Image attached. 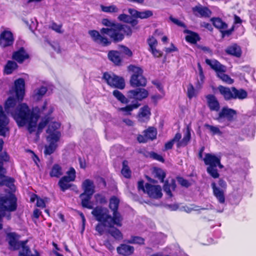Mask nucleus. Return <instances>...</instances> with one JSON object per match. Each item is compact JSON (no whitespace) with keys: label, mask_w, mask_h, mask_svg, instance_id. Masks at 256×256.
<instances>
[{"label":"nucleus","mask_w":256,"mask_h":256,"mask_svg":"<svg viewBox=\"0 0 256 256\" xmlns=\"http://www.w3.org/2000/svg\"><path fill=\"white\" fill-rule=\"evenodd\" d=\"M16 104L15 98L10 96L5 103V112L11 114L19 126H26L30 132L35 131L39 114L31 110L26 104L18 105L14 111Z\"/></svg>","instance_id":"nucleus-1"},{"label":"nucleus","mask_w":256,"mask_h":256,"mask_svg":"<svg viewBox=\"0 0 256 256\" xmlns=\"http://www.w3.org/2000/svg\"><path fill=\"white\" fill-rule=\"evenodd\" d=\"M48 124V128L46 130V140L48 145L45 146L44 153L45 154H52L58 146L57 142L61 137L60 131V124L56 122H50L48 118H44L40 122L38 126V132H40L46 124Z\"/></svg>","instance_id":"nucleus-2"},{"label":"nucleus","mask_w":256,"mask_h":256,"mask_svg":"<svg viewBox=\"0 0 256 256\" xmlns=\"http://www.w3.org/2000/svg\"><path fill=\"white\" fill-rule=\"evenodd\" d=\"M120 200L116 196H112L110 200L109 208L112 211V216L108 210L102 206H97L92 212V214L98 220H104L109 224L114 223L118 226H122V218L118 212Z\"/></svg>","instance_id":"nucleus-3"},{"label":"nucleus","mask_w":256,"mask_h":256,"mask_svg":"<svg viewBox=\"0 0 256 256\" xmlns=\"http://www.w3.org/2000/svg\"><path fill=\"white\" fill-rule=\"evenodd\" d=\"M100 32L102 34L108 36L115 42L122 40L124 38V34L130 35L132 32L128 26L120 24L113 26L111 28H102Z\"/></svg>","instance_id":"nucleus-4"},{"label":"nucleus","mask_w":256,"mask_h":256,"mask_svg":"<svg viewBox=\"0 0 256 256\" xmlns=\"http://www.w3.org/2000/svg\"><path fill=\"white\" fill-rule=\"evenodd\" d=\"M16 208V199L14 195L9 193L6 196L0 198V229L2 228L1 220L4 216V210L14 211Z\"/></svg>","instance_id":"nucleus-5"},{"label":"nucleus","mask_w":256,"mask_h":256,"mask_svg":"<svg viewBox=\"0 0 256 256\" xmlns=\"http://www.w3.org/2000/svg\"><path fill=\"white\" fill-rule=\"evenodd\" d=\"M182 138L180 133H176L171 140L166 143L164 145V148L166 150L171 149L174 142H176L178 148L184 147L186 146L190 139V132L188 127L187 128L186 132H185L183 138L180 140Z\"/></svg>","instance_id":"nucleus-6"},{"label":"nucleus","mask_w":256,"mask_h":256,"mask_svg":"<svg viewBox=\"0 0 256 256\" xmlns=\"http://www.w3.org/2000/svg\"><path fill=\"white\" fill-rule=\"evenodd\" d=\"M129 70L133 72L130 82L132 86H144L146 85V79L142 76V70L138 66H130Z\"/></svg>","instance_id":"nucleus-7"},{"label":"nucleus","mask_w":256,"mask_h":256,"mask_svg":"<svg viewBox=\"0 0 256 256\" xmlns=\"http://www.w3.org/2000/svg\"><path fill=\"white\" fill-rule=\"evenodd\" d=\"M103 78L107 84L112 87L123 89L125 86L124 78L112 73H104L103 75Z\"/></svg>","instance_id":"nucleus-8"},{"label":"nucleus","mask_w":256,"mask_h":256,"mask_svg":"<svg viewBox=\"0 0 256 256\" xmlns=\"http://www.w3.org/2000/svg\"><path fill=\"white\" fill-rule=\"evenodd\" d=\"M66 174V176L62 177L58 183L61 190L63 192L71 187L72 184H70V182L74 180L76 170L73 168H70Z\"/></svg>","instance_id":"nucleus-9"},{"label":"nucleus","mask_w":256,"mask_h":256,"mask_svg":"<svg viewBox=\"0 0 256 256\" xmlns=\"http://www.w3.org/2000/svg\"><path fill=\"white\" fill-rule=\"evenodd\" d=\"M148 92L144 88H138L130 90L127 92V96L129 100H134L135 102L142 100L148 96Z\"/></svg>","instance_id":"nucleus-10"},{"label":"nucleus","mask_w":256,"mask_h":256,"mask_svg":"<svg viewBox=\"0 0 256 256\" xmlns=\"http://www.w3.org/2000/svg\"><path fill=\"white\" fill-rule=\"evenodd\" d=\"M25 82L23 78H18L14 82V90H10V94L14 92L18 100H22L24 95Z\"/></svg>","instance_id":"nucleus-11"},{"label":"nucleus","mask_w":256,"mask_h":256,"mask_svg":"<svg viewBox=\"0 0 256 256\" xmlns=\"http://www.w3.org/2000/svg\"><path fill=\"white\" fill-rule=\"evenodd\" d=\"M236 116V112L234 110L228 108H224L220 112L217 120L220 122L224 121L225 119L228 122H230L234 119Z\"/></svg>","instance_id":"nucleus-12"},{"label":"nucleus","mask_w":256,"mask_h":256,"mask_svg":"<svg viewBox=\"0 0 256 256\" xmlns=\"http://www.w3.org/2000/svg\"><path fill=\"white\" fill-rule=\"evenodd\" d=\"M204 164L208 166H217L220 168H223V166L220 164V157L217 156L212 154H206L203 159Z\"/></svg>","instance_id":"nucleus-13"},{"label":"nucleus","mask_w":256,"mask_h":256,"mask_svg":"<svg viewBox=\"0 0 256 256\" xmlns=\"http://www.w3.org/2000/svg\"><path fill=\"white\" fill-rule=\"evenodd\" d=\"M9 120L4 114L2 106H0V135L6 136L9 132Z\"/></svg>","instance_id":"nucleus-14"},{"label":"nucleus","mask_w":256,"mask_h":256,"mask_svg":"<svg viewBox=\"0 0 256 256\" xmlns=\"http://www.w3.org/2000/svg\"><path fill=\"white\" fill-rule=\"evenodd\" d=\"M88 34L92 39L96 42L102 44L104 46H106L110 44L111 42L106 38L100 35L98 32L96 30H91L88 31Z\"/></svg>","instance_id":"nucleus-15"},{"label":"nucleus","mask_w":256,"mask_h":256,"mask_svg":"<svg viewBox=\"0 0 256 256\" xmlns=\"http://www.w3.org/2000/svg\"><path fill=\"white\" fill-rule=\"evenodd\" d=\"M146 193L150 197L154 198H159L162 196V189L160 186H154L146 184Z\"/></svg>","instance_id":"nucleus-16"},{"label":"nucleus","mask_w":256,"mask_h":256,"mask_svg":"<svg viewBox=\"0 0 256 256\" xmlns=\"http://www.w3.org/2000/svg\"><path fill=\"white\" fill-rule=\"evenodd\" d=\"M14 38L12 33L9 30H4L0 36V46L2 47H6L12 44Z\"/></svg>","instance_id":"nucleus-17"},{"label":"nucleus","mask_w":256,"mask_h":256,"mask_svg":"<svg viewBox=\"0 0 256 256\" xmlns=\"http://www.w3.org/2000/svg\"><path fill=\"white\" fill-rule=\"evenodd\" d=\"M206 99L208 108L211 110L218 112L220 108L218 101L216 97L212 94H208Z\"/></svg>","instance_id":"nucleus-18"},{"label":"nucleus","mask_w":256,"mask_h":256,"mask_svg":"<svg viewBox=\"0 0 256 256\" xmlns=\"http://www.w3.org/2000/svg\"><path fill=\"white\" fill-rule=\"evenodd\" d=\"M82 188L84 190L82 194L92 195L94 192L95 186L94 182L90 179H86L82 182Z\"/></svg>","instance_id":"nucleus-19"},{"label":"nucleus","mask_w":256,"mask_h":256,"mask_svg":"<svg viewBox=\"0 0 256 256\" xmlns=\"http://www.w3.org/2000/svg\"><path fill=\"white\" fill-rule=\"evenodd\" d=\"M7 238L12 249L16 250L20 248V242L18 241V236L16 233H8Z\"/></svg>","instance_id":"nucleus-20"},{"label":"nucleus","mask_w":256,"mask_h":256,"mask_svg":"<svg viewBox=\"0 0 256 256\" xmlns=\"http://www.w3.org/2000/svg\"><path fill=\"white\" fill-rule=\"evenodd\" d=\"M150 115V108L147 106L140 108L138 114V120L140 122H147Z\"/></svg>","instance_id":"nucleus-21"},{"label":"nucleus","mask_w":256,"mask_h":256,"mask_svg":"<svg viewBox=\"0 0 256 256\" xmlns=\"http://www.w3.org/2000/svg\"><path fill=\"white\" fill-rule=\"evenodd\" d=\"M5 170L2 167V163L0 162V184H6L12 190L14 189V186L13 184V180L10 178L8 180L4 174Z\"/></svg>","instance_id":"nucleus-22"},{"label":"nucleus","mask_w":256,"mask_h":256,"mask_svg":"<svg viewBox=\"0 0 256 256\" xmlns=\"http://www.w3.org/2000/svg\"><path fill=\"white\" fill-rule=\"evenodd\" d=\"M206 62L216 72L217 74L221 72H226V68L221 64L218 61L215 60L206 59Z\"/></svg>","instance_id":"nucleus-23"},{"label":"nucleus","mask_w":256,"mask_h":256,"mask_svg":"<svg viewBox=\"0 0 256 256\" xmlns=\"http://www.w3.org/2000/svg\"><path fill=\"white\" fill-rule=\"evenodd\" d=\"M28 58V53L22 48L15 52L12 55L13 59L20 63L22 62Z\"/></svg>","instance_id":"nucleus-24"},{"label":"nucleus","mask_w":256,"mask_h":256,"mask_svg":"<svg viewBox=\"0 0 256 256\" xmlns=\"http://www.w3.org/2000/svg\"><path fill=\"white\" fill-rule=\"evenodd\" d=\"M140 106L138 102H133L132 104H128L125 107L120 108H118V111L122 112L124 115H130L132 112L134 110L138 108Z\"/></svg>","instance_id":"nucleus-25"},{"label":"nucleus","mask_w":256,"mask_h":256,"mask_svg":"<svg viewBox=\"0 0 256 256\" xmlns=\"http://www.w3.org/2000/svg\"><path fill=\"white\" fill-rule=\"evenodd\" d=\"M192 10L195 15L200 17H208L211 14L208 8L201 6H196Z\"/></svg>","instance_id":"nucleus-26"},{"label":"nucleus","mask_w":256,"mask_h":256,"mask_svg":"<svg viewBox=\"0 0 256 256\" xmlns=\"http://www.w3.org/2000/svg\"><path fill=\"white\" fill-rule=\"evenodd\" d=\"M226 52L232 56L239 58L242 54V50L240 46L236 44H232L226 49Z\"/></svg>","instance_id":"nucleus-27"},{"label":"nucleus","mask_w":256,"mask_h":256,"mask_svg":"<svg viewBox=\"0 0 256 256\" xmlns=\"http://www.w3.org/2000/svg\"><path fill=\"white\" fill-rule=\"evenodd\" d=\"M96 219L100 222L98 224L96 227V230L99 233L100 235L103 234L106 232V227L112 228L114 225H116V224L112 223L109 224L108 222H106L104 220H98L97 218Z\"/></svg>","instance_id":"nucleus-28"},{"label":"nucleus","mask_w":256,"mask_h":256,"mask_svg":"<svg viewBox=\"0 0 256 256\" xmlns=\"http://www.w3.org/2000/svg\"><path fill=\"white\" fill-rule=\"evenodd\" d=\"M92 196L85 194H80V198L81 199V203L83 207L88 209H92L93 208L92 203L90 202Z\"/></svg>","instance_id":"nucleus-29"},{"label":"nucleus","mask_w":256,"mask_h":256,"mask_svg":"<svg viewBox=\"0 0 256 256\" xmlns=\"http://www.w3.org/2000/svg\"><path fill=\"white\" fill-rule=\"evenodd\" d=\"M134 248L133 246L122 244L117 248L118 252L124 256H130L134 252Z\"/></svg>","instance_id":"nucleus-30"},{"label":"nucleus","mask_w":256,"mask_h":256,"mask_svg":"<svg viewBox=\"0 0 256 256\" xmlns=\"http://www.w3.org/2000/svg\"><path fill=\"white\" fill-rule=\"evenodd\" d=\"M47 92V88L46 86H42L35 89L32 94L34 100H40Z\"/></svg>","instance_id":"nucleus-31"},{"label":"nucleus","mask_w":256,"mask_h":256,"mask_svg":"<svg viewBox=\"0 0 256 256\" xmlns=\"http://www.w3.org/2000/svg\"><path fill=\"white\" fill-rule=\"evenodd\" d=\"M212 186L213 190L214 196L216 198L218 202L222 204L224 203L225 201V198L223 190L218 188L216 186L215 183H212Z\"/></svg>","instance_id":"nucleus-32"},{"label":"nucleus","mask_w":256,"mask_h":256,"mask_svg":"<svg viewBox=\"0 0 256 256\" xmlns=\"http://www.w3.org/2000/svg\"><path fill=\"white\" fill-rule=\"evenodd\" d=\"M218 90L222 95L223 96L225 100H228L232 99L233 90L232 89L220 86L218 87Z\"/></svg>","instance_id":"nucleus-33"},{"label":"nucleus","mask_w":256,"mask_h":256,"mask_svg":"<svg viewBox=\"0 0 256 256\" xmlns=\"http://www.w3.org/2000/svg\"><path fill=\"white\" fill-rule=\"evenodd\" d=\"M108 58L115 64L118 65L122 62V58L120 52L116 50H111L108 54Z\"/></svg>","instance_id":"nucleus-34"},{"label":"nucleus","mask_w":256,"mask_h":256,"mask_svg":"<svg viewBox=\"0 0 256 256\" xmlns=\"http://www.w3.org/2000/svg\"><path fill=\"white\" fill-rule=\"evenodd\" d=\"M63 174L62 167L58 164H54L50 172V175L51 177L59 178Z\"/></svg>","instance_id":"nucleus-35"},{"label":"nucleus","mask_w":256,"mask_h":256,"mask_svg":"<svg viewBox=\"0 0 256 256\" xmlns=\"http://www.w3.org/2000/svg\"><path fill=\"white\" fill-rule=\"evenodd\" d=\"M232 99H244L246 98L247 96V92L243 90H238L234 88H232Z\"/></svg>","instance_id":"nucleus-36"},{"label":"nucleus","mask_w":256,"mask_h":256,"mask_svg":"<svg viewBox=\"0 0 256 256\" xmlns=\"http://www.w3.org/2000/svg\"><path fill=\"white\" fill-rule=\"evenodd\" d=\"M26 244V242H20V248H22V250L20 252V256H39L37 252L34 255L30 256L28 248L25 246Z\"/></svg>","instance_id":"nucleus-37"},{"label":"nucleus","mask_w":256,"mask_h":256,"mask_svg":"<svg viewBox=\"0 0 256 256\" xmlns=\"http://www.w3.org/2000/svg\"><path fill=\"white\" fill-rule=\"evenodd\" d=\"M17 66V64L15 62L9 60L4 66V72L7 74H10Z\"/></svg>","instance_id":"nucleus-38"},{"label":"nucleus","mask_w":256,"mask_h":256,"mask_svg":"<svg viewBox=\"0 0 256 256\" xmlns=\"http://www.w3.org/2000/svg\"><path fill=\"white\" fill-rule=\"evenodd\" d=\"M212 21L214 26L217 28L224 30L227 28V24L219 18H214L212 19Z\"/></svg>","instance_id":"nucleus-39"},{"label":"nucleus","mask_w":256,"mask_h":256,"mask_svg":"<svg viewBox=\"0 0 256 256\" xmlns=\"http://www.w3.org/2000/svg\"><path fill=\"white\" fill-rule=\"evenodd\" d=\"M145 136L148 140L155 139L157 134L156 130L154 128H150L144 132Z\"/></svg>","instance_id":"nucleus-40"},{"label":"nucleus","mask_w":256,"mask_h":256,"mask_svg":"<svg viewBox=\"0 0 256 256\" xmlns=\"http://www.w3.org/2000/svg\"><path fill=\"white\" fill-rule=\"evenodd\" d=\"M113 95L122 103L128 104L129 102V99L126 98L121 92L118 90H114L113 92Z\"/></svg>","instance_id":"nucleus-41"},{"label":"nucleus","mask_w":256,"mask_h":256,"mask_svg":"<svg viewBox=\"0 0 256 256\" xmlns=\"http://www.w3.org/2000/svg\"><path fill=\"white\" fill-rule=\"evenodd\" d=\"M176 187V185L174 184V182L173 180H172V182L170 184H168V182H166L164 186V191L166 192V194L170 196H172V190H174Z\"/></svg>","instance_id":"nucleus-42"},{"label":"nucleus","mask_w":256,"mask_h":256,"mask_svg":"<svg viewBox=\"0 0 256 256\" xmlns=\"http://www.w3.org/2000/svg\"><path fill=\"white\" fill-rule=\"evenodd\" d=\"M35 200H36V206L38 207L44 208L46 206V200L38 198L36 195H32L30 198V200L34 202Z\"/></svg>","instance_id":"nucleus-43"},{"label":"nucleus","mask_w":256,"mask_h":256,"mask_svg":"<svg viewBox=\"0 0 256 256\" xmlns=\"http://www.w3.org/2000/svg\"><path fill=\"white\" fill-rule=\"evenodd\" d=\"M122 174L126 178H128L130 176L131 172L128 166V162L126 160L123 162Z\"/></svg>","instance_id":"nucleus-44"},{"label":"nucleus","mask_w":256,"mask_h":256,"mask_svg":"<svg viewBox=\"0 0 256 256\" xmlns=\"http://www.w3.org/2000/svg\"><path fill=\"white\" fill-rule=\"evenodd\" d=\"M225 72H221L218 73V76L224 82L228 84H232L234 80L231 78L228 75L224 74Z\"/></svg>","instance_id":"nucleus-45"},{"label":"nucleus","mask_w":256,"mask_h":256,"mask_svg":"<svg viewBox=\"0 0 256 256\" xmlns=\"http://www.w3.org/2000/svg\"><path fill=\"white\" fill-rule=\"evenodd\" d=\"M205 127L210 130L212 135L221 136L222 134V132L218 126L207 124L205 125Z\"/></svg>","instance_id":"nucleus-46"},{"label":"nucleus","mask_w":256,"mask_h":256,"mask_svg":"<svg viewBox=\"0 0 256 256\" xmlns=\"http://www.w3.org/2000/svg\"><path fill=\"white\" fill-rule=\"evenodd\" d=\"M198 92L196 90L191 84H188L187 88V94L189 98L191 99L197 96Z\"/></svg>","instance_id":"nucleus-47"},{"label":"nucleus","mask_w":256,"mask_h":256,"mask_svg":"<svg viewBox=\"0 0 256 256\" xmlns=\"http://www.w3.org/2000/svg\"><path fill=\"white\" fill-rule=\"evenodd\" d=\"M144 239L139 236H132L127 242L130 244H144Z\"/></svg>","instance_id":"nucleus-48"},{"label":"nucleus","mask_w":256,"mask_h":256,"mask_svg":"<svg viewBox=\"0 0 256 256\" xmlns=\"http://www.w3.org/2000/svg\"><path fill=\"white\" fill-rule=\"evenodd\" d=\"M154 174L155 177L158 178L161 182H164L166 174L163 170L160 168H156L154 170Z\"/></svg>","instance_id":"nucleus-49"},{"label":"nucleus","mask_w":256,"mask_h":256,"mask_svg":"<svg viewBox=\"0 0 256 256\" xmlns=\"http://www.w3.org/2000/svg\"><path fill=\"white\" fill-rule=\"evenodd\" d=\"M198 40V35L194 32H190L186 36V40L192 44L196 43Z\"/></svg>","instance_id":"nucleus-50"},{"label":"nucleus","mask_w":256,"mask_h":256,"mask_svg":"<svg viewBox=\"0 0 256 256\" xmlns=\"http://www.w3.org/2000/svg\"><path fill=\"white\" fill-rule=\"evenodd\" d=\"M118 18L120 20L124 21L126 22H130L132 24V25H135L137 24V22L136 20H132V18L126 14H122L119 16Z\"/></svg>","instance_id":"nucleus-51"},{"label":"nucleus","mask_w":256,"mask_h":256,"mask_svg":"<svg viewBox=\"0 0 256 256\" xmlns=\"http://www.w3.org/2000/svg\"><path fill=\"white\" fill-rule=\"evenodd\" d=\"M108 233L116 239H120L122 238V234L117 228H113L108 230Z\"/></svg>","instance_id":"nucleus-52"},{"label":"nucleus","mask_w":256,"mask_h":256,"mask_svg":"<svg viewBox=\"0 0 256 256\" xmlns=\"http://www.w3.org/2000/svg\"><path fill=\"white\" fill-rule=\"evenodd\" d=\"M216 166H208L207 168L208 172L214 178H217L219 176V174L216 168Z\"/></svg>","instance_id":"nucleus-53"},{"label":"nucleus","mask_w":256,"mask_h":256,"mask_svg":"<svg viewBox=\"0 0 256 256\" xmlns=\"http://www.w3.org/2000/svg\"><path fill=\"white\" fill-rule=\"evenodd\" d=\"M118 48L120 52L130 57L132 56V52L128 47L124 46H120Z\"/></svg>","instance_id":"nucleus-54"},{"label":"nucleus","mask_w":256,"mask_h":256,"mask_svg":"<svg viewBox=\"0 0 256 256\" xmlns=\"http://www.w3.org/2000/svg\"><path fill=\"white\" fill-rule=\"evenodd\" d=\"M101 8L103 12H118V8L116 6L114 5L110 6H101Z\"/></svg>","instance_id":"nucleus-55"},{"label":"nucleus","mask_w":256,"mask_h":256,"mask_svg":"<svg viewBox=\"0 0 256 256\" xmlns=\"http://www.w3.org/2000/svg\"><path fill=\"white\" fill-rule=\"evenodd\" d=\"M50 28L58 33L62 34L64 32V30L62 28V24H58L55 22H53L50 26Z\"/></svg>","instance_id":"nucleus-56"},{"label":"nucleus","mask_w":256,"mask_h":256,"mask_svg":"<svg viewBox=\"0 0 256 256\" xmlns=\"http://www.w3.org/2000/svg\"><path fill=\"white\" fill-rule=\"evenodd\" d=\"M147 42L149 46V49L156 48L158 44L157 40L153 36L149 38L147 40Z\"/></svg>","instance_id":"nucleus-57"},{"label":"nucleus","mask_w":256,"mask_h":256,"mask_svg":"<svg viewBox=\"0 0 256 256\" xmlns=\"http://www.w3.org/2000/svg\"><path fill=\"white\" fill-rule=\"evenodd\" d=\"M152 15V12L150 10H146L144 12H139L138 13V18H146Z\"/></svg>","instance_id":"nucleus-58"},{"label":"nucleus","mask_w":256,"mask_h":256,"mask_svg":"<svg viewBox=\"0 0 256 256\" xmlns=\"http://www.w3.org/2000/svg\"><path fill=\"white\" fill-rule=\"evenodd\" d=\"M178 183L183 186L188 187L191 185V183L188 180L183 178H178Z\"/></svg>","instance_id":"nucleus-59"},{"label":"nucleus","mask_w":256,"mask_h":256,"mask_svg":"<svg viewBox=\"0 0 256 256\" xmlns=\"http://www.w3.org/2000/svg\"><path fill=\"white\" fill-rule=\"evenodd\" d=\"M149 50L152 52L153 56L155 57L158 58L161 56L162 55V52L160 50H157L156 48L149 49Z\"/></svg>","instance_id":"nucleus-60"},{"label":"nucleus","mask_w":256,"mask_h":256,"mask_svg":"<svg viewBox=\"0 0 256 256\" xmlns=\"http://www.w3.org/2000/svg\"><path fill=\"white\" fill-rule=\"evenodd\" d=\"M170 19L172 22H174L176 24L180 26L184 27V24L182 22L179 20L178 19L174 18L172 16H170Z\"/></svg>","instance_id":"nucleus-61"},{"label":"nucleus","mask_w":256,"mask_h":256,"mask_svg":"<svg viewBox=\"0 0 256 256\" xmlns=\"http://www.w3.org/2000/svg\"><path fill=\"white\" fill-rule=\"evenodd\" d=\"M102 22L103 24H104L106 26H110V28H112L113 26H114V25H117V24H114L112 23L108 19H104L102 20Z\"/></svg>","instance_id":"nucleus-62"},{"label":"nucleus","mask_w":256,"mask_h":256,"mask_svg":"<svg viewBox=\"0 0 256 256\" xmlns=\"http://www.w3.org/2000/svg\"><path fill=\"white\" fill-rule=\"evenodd\" d=\"M96 201H98L100 203H104L106 202L104 198L102 197L101 195L97 194L95 196Z\"/></svg>","instance_id":"nucleus-63"},{"label":"nucleus","mask_w":256,"mask_h":256,"mask_svg":"<svg viewBox=\"0 0 256 256\" xmlns=\"http://www.w3.org/2000/svg\"><path fill=\"white\" fill-rule=\"evenodd\" d=\"M168 208L171 210H176L178 208V204H168L166 206Z\"/></svg>","instance_id":"nucleus-64"}]
</instances>
